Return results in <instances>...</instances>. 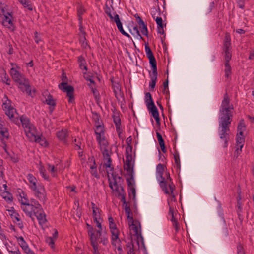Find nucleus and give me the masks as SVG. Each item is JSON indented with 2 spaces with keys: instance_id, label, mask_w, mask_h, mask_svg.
Listing matches in <instances>:
<instances>
[{
  "instance_id": "8",
  "label": "nucleus",
  "mask_w": 254,
  "mask_h": 254,
  "mask_svg": "<svg viewBox=\"0 0 254 254\" xmlns=\"http://www.w3.org/2000/svg\"><path fill=\"white\" fill-rule=\"evenodd\" d=\"M0 18L2 25L11 30H14L13 17L12 12L8 13V14L0 15Z\"/></svg>"
},
{
  "instance_id": "13",
  "label": "nucleus",
  "mask_w": 254,
  "mask_h": 254,
  "mask_svg": "<svg viewBox=\"0 0 254 254\" xmlns=\"http://www.w3.org/2000/svg\"><path fill=\"white\" fill-rule=\"evenodd\" d=\"M100 219H98L97 220H94L96 223V226L99 228L98 230H94L93 228H91L88 230V234L90 238H98L101 235V224L100 221Z\"/></svg>"
},
{
  "instance_id": "7",
  "label": "nucleus",
  "mask_w": 254,
  "mask_h": 254,
  "mask_svg": "<svg viewBox=\"0 0 254 254\" xmlns=\"http://www.w3.org/2000/svg\"><path fill=\"white\" fill-rule=\"evenodd\" d=\"M34 194L41 202L45 203L47 200L46 193L43 186L38 185L37 186L31 189Z\"/></svg>"
},
{
  "instance_id": "54",
  "label": "nucleus",
  "mask_w": 254,
  "mask_h": 254,
  "mask_svg": "<svg viewBox=\"0 0 254 254\" xmlns=\"http://www.w3.org/2000/svg\"><path fill=\"white\" fill-rule=\"evenodd\" d=\"M243 145L244 144H241L240 145V148H237L235 151V153H234V156L236 157H238V156H239V155L241 153V151H242V148H243Z\"/></svg>"
},
{
  "instance_id": "16",
  "label": "nucleus",
  "mask_w": 254,
  "mask_h": 254,
  "mask_svg": "<svg viewBox=\"0 0 254 254\" xmlns=\"http://www.w3.org/2000/svg\"><path fill=\"white\" fill-rule=\"evenodd\" d=\"M57 137L59 140L64 144L67 143V138L69 136L68 132L66 129H62L57 132Z\"/></svg>"
},
{
  "instance_id": "18",
  "label": "nucleus",
  "mask_w": 254,
  "mask_h": 254,
  "mask_svg": "<svg viewBox=\"0 0 254 254\" xmlns=\"http://www.w3.org/2000/svg\"><path fill=\"white\" fill-rule=\"evenodd\" d=\"M9 211V214L11 216L13 219L14 222L17 224L20 228H22L23 227L22 222L20 221L19 215L12 208Z\"/></svg>"
},
{
  "instance_id": "57",
  "label": "nucleus",
  "mask_w": 254,
  "mask_h": 254,
  "mask_svg": "<svg viewBox=\"0 0 254 254\" xmlns=\"http://www.w3.org/2000/svg\"><path fill=\"white\" fill-rule=\"evenodd\" d=\"M156 135L159 145L164 143V141L162 138L161 134L158 132H157Z\"/></svg>"
},
{
  "instance_id": "47",
  "label": "nucleus",
  "mask_w": 254,
  "mask_h": 254,
  "mask_svg": "<svg viewBox=\"0 0 254 254\" xmlns=\"http://www.w3.org/2000/svg\"><path fill=\"white\" fill-rule=\"evenodd\" d=\"M46 243L52 249L55 248V240L54 239H46Z\"/></svg>"
},
{
  "instance_id": "25",
  "label": "nucleus",
  "mask_w": 254,
  "mask_h": 254,
  "mask_svg": "<svg viewBox=\"0 0 254 254\" xmlns=\"http://www.w3.org/2000/svg\"><path fill=\"white\" fill-rule=\"evenodd\" d=\"M95 132L97 138H100L102 136H104V127L100 125H98L96 126V129L95 130Z\"/></svg>"
},
{
  "instance_id": "40",
  "label": "nucleus",
  "mask_w": 254,
  "mask_h": 254,
  "mask_svg": "<svg viewBox=\"0 0 254 254\" xmlns=\"http://www.w3.org/2000/svg\"><path fill=\"white\" fill-rule=\"evenodd\" d=\"M156 22L157 24V29H163L164 27L162 18L161 17H157Z\"/></svg>"
},
{
  "instance_id": "29",
  "label": "nucleus",
  "mask_w": 254,
  "mask_h": 254,
  "mask_svg": "<svg viewBox=\"0 0 254 254\" xmlns=\"http://www.w3.org/2000/svg\"><path fill=\"white\" fill-rule=\"evenodd\" d=\"M78 62L79 64L80 68L81 69L87 70L85 60L82 56H80L78 58Z\"/></svg>"
},
{
  "instance_id": "53",
  "label": "nucleus",
  "mask_w": 254,
  "mask_h": 254,
  "mask_svg": "<svg viewBox=\"0 0 254 254\" xmlns=\"http://www.w3.org/2000/svg\"><path fill=\"white\" fill-rule=\"evenodd\" d=\"M135 17L138 19L137 23L138 25L141 27L144 25H145L144 21L142 20V19L138 16L137 14H135Z\"/></svg>"
},
{
  "instance_id": "15",
  "label": "nucleus",
  "mask_w": 254,
  "mask_h": 254,
  "mask_svg": "<svg viewBox=\"0 0 254 254\" xmlns=\"http://www.w3.org/2000/svg\"><path fill=\"white\" fill-rule=\"evenodd\" d=\"M33 216L36 217L37 219L39 221L40 224H44L46 222V215L44 213V211L41 207V205L40 204V206L39 208L35 211L34 214Z\"/></svg>"
},
{
  "instance_id": "2",
  "label": "nucleus",
  "mask_w": 254,
  "mask_h": 254,
  "mask_svg": "<svg viewBox=\"0 0 254 254\" xmlns=\"http://www.w3.org/2000/svg\"><path fill=\"white\" fill-rule=\"evenodd\" d=\"M198 233L202 236L214 235L218 237H226L228 235L225 221L223 217H215L198 229Z\"/></svg>"
},
{
  "instance_id": "12",
  "label": "nucleus",
  "mask_w": 254,
  "mask_h": 254,
  "mask_svg": "<svg viewBox=\"0 0 254 254\" xmlns=\"http://www.w3.org/2000/svg\"><path fill=\"white\" fill-rule=\"evenodd\" d=\"M145 50L147 57L149 59V63L151 68H157V63L152 51L148 45V43L145 44Z\"/></svg>"
},
{
  "instance_id": "9",
  "label": "nucleus",
  "mask_w": 254,
  "mask_h": 254,
  "mask_svg": "<svg viewBox=\"0 0 254 254\" xmlns=\"http://www.w3.org/2000/svg\"><path fill=\"white\" fill-rule=\"evenodd\" d=\"M59 88L63 91L66 92L68 97V102L72 103L74 101V88L72 86L68 85L66 82H62L59 85Z\"/></svg>"
},
{
  "instance_id": "49",
  "label": "nucleus",
  "mask_w": 254,
  "mask_h": 254,
  "mask_svg": "<svg viewBox=\"0 0 254 254\" xmlns=\"http://www.w3.org/2000/svg\"><path fill=\"white\" fill-rule=\"evenodd\" d=\"M225 61L227 62H229L230 60L231 59V54L228 50H225Z\"/></svg>"
},
{
  "instance_id": "11",
  "label": "nucleus",
  "mask_w": 254,
  "mask_h": 254,
  "mask_svg": "<svg viewBox=\"0 0 254 254\" xmlns=\"http://www.w3.org/2000/svg\"><path fill=\"white\" fill-rule=\"evenodd\" d=\"M18 84V87L22 91H25L29 95L31 94V88L28 79L24 75L14 81Z\"/></svg>"
},
{
  "instance_id": "26",
  "label": "nucleus",
  "mask_w": 254,
  "mask_h": 254,
  "mask_svg": "<svg viewBox=\"0 0 254 254\" xmlns=\"http://www.w3.org/2000/svg\"><path fill=\"white\" fill-rule=\"evenodd\" d=\"M10 244L8 242H5V245L7 248V250L12 254H21L19 251L17 250V248L14 245L13 246L11 247Z\"/></svg>"
},
{
  "instance_id": "62",
  "label": "nucleus",
  "mask_w": 254,
  "mask_h": 254,
  "mask_svg": "<svg viewBox=\"0 0 254 254\" xmlns=\"http://www.w3.org/2000/svg\"><path fill=\"white\" fill-rule=\"evenodd\" d=\"M229 100L228 98V97L225 96L224 100H223V102H222V104L224 106H228L229 105Z\"/></svg>"
},
{
  "instance_id": "14",
  "label": "nucleus",
  "mask_w": 254,
  "mask_h": 254,
  "mask_svg": "<svg viewBox=\"0 0 254 254\" xmlns=\"http://www.w3.org/2000/svg\"><path fill=\"white\" fill-rule=\"evenodd\" d=\"M28 138L31 141H34L39 143L41 146L44 147H46L48 145V143L45 140V138L37 135L36 133H33L32 135H30V136Z\"/></svg>"
},
{
  "instance_id": "20",
  "label": "nucleus",
  "mask_w": 254,
  "mask_h": 254,
  "mask_svg": "<svg viewBox=\"0 0 254 254\" xmlns=\"http://www.w3.org/2000/svg\"><path fill=\"white\" fill-rule=\"evenodd\" d=\"M79 30L80 33L79 35L80 43L81 44V45L83 47L86 48L87 46V43L85 37V32L83 30L82 26L81 25L80 26Z\"/></svg>"
},
{
  "instance_id": "22",
  "label": "nucleus",
  "mask_w": 254,
  "mask_h": 254,
  "mask_svg": "<svg viewBox=\"0 0 254 254\" xmlns=\"http://www.w3.org/2000/svg\"><path fill=\"white\" fill-rule=\"evenodd\" d=\"M114 18H115V22L116 23L118 30L121 32V33L122 34L127 36V32L125 31L123 29L122 24L120 20L119 15L118 14H115Z\"/></svg>"
},
{
  "instance_id": "4",
  "label": "nucleus",
  "mask_w": 254,
  "mask_h": 254,
  "mask_svg": "<svg viewBox=\"0 0 254 254\" xmlns=\"http://www.w3.org/2000/svg\"><path fill=\"white\" fill-rule=\"evenodd\" d=\"M132 155L128 154V187L130 188L131 193L129 194L130 197L132 196V199H135L136 190L133 186L135 184V181L133 178V168L131 166Z\"/></svg>"
},
{
  "instance_id": "44",
  "label": "nucleus",
  "mask_w": 254,
  "mask_h": 254,
  "mask_svg": "<svg viewBox=\"0 0 254 254\" xmlns=\"http://www.w3.org/2000/svg\"><path fill=\"white\" fill-rule=\"evenodd\" d=\"M154 235L157 238L164 237L163 233L161 229H159L154 231Z\"/></svg>"
},
{
  "instance_id": "28",
  "label": "nucleus",
  "mask_w": 254,
  "mask_h": 254,
  "mask_svg": "<svg viewBox=\"0 0 254 254\" xmlns=\"http://www.w3.org/2000/svg\"><path fill=\"white\" fill-rule=\"evenodd\" d=\"M10 74L14 81H15L16 80L21 77L22 75H23L14 68L11 69Z\"/></svg>"
},
{
  "instance_id": "21",
  "label": "nucleus",
  "mask_w": 254,
  "mask_h": 254,
  "mask_svg": "<svg viewBox=\"0 0 254 254\" xmlns=\"http://www.w3.org/2000/svg\"><path fill=\"white\" fill-rule=\"evenodd\" d=\"M18 243L25 253L28 254L32 253V251L30 249L24 239H18Z\"/></svg>"
},
{
  "instance_id": "17",
  "label": "nucleus",
  "mask_w": 254,
  "mask_h": 254,
  "mask_svg": "<svg viewBox=\"0 0 254 254\" xmlns=\"http://www.w3.org/2000/svg\"><path fill=\"white\" fill-rule=\"evenodd\" d=\"M145 103L149 111L157 108L154 104L151 94L149 92L145 94Z\"/></svg>"
},
{
  "instance_id": "63",
  "label": "nucleus",
  "mask_w": 254,
  "mask_h": 254,
  "mask_svg": "<svg viewBox=\"0 0 254 254\" xmlns=\"http://www.w3.org/2000/svg\"><path fill=\"white\" fill-rule=\"evenodd\" d=\"M232 116V115L231 113L225 114V115H224V116H223V117L222 118V119L226 120L227 121H229Z\"/></svg>"
},
{
  "instance_id": "27",
  "label": "nucleus",
  "mask_w": 254,
  "mask_h": 254,
  "mask_svg": "<svg viewBox=\"0 0 254 254\" xmlns=\"http://www.w3.org/2000/svg\"><path fill=\"white\" fill-rule=\"evenodd\" d=\"M0 15L8 14L10 11L8 10L7 5L2 1H0Z\"/></svg>"
},
{
  "instance_id": "19",
  "label": "nucleus",
  "mask_w": 254,
  "mask_h": 254,
  "mask_svg": "<svg viewBox=\"0 0 254 254\" xmlns=\"http://www.w3.org/2000/svg\"><path fill=\"white\" fill-rule=\"evenodd\" d=\"M152 70V74L150 75L151 82L149 84V86L151 89H154L157 79V68H153Z\"/></svg>"
},
{
  "instance_id": "60",
  "label": "nucleus",
  "mask_w": 254,
  "mask_h": 254,
  "mask_svg": "<svg viewBox=\"0 0 254 254\" xmlns=\"http://www.w3.org/2000/svg\"><path fill=\"white\" fill-rule=\"evenodd\" d=\"M84 12V9L83 7H80L78 9V15L79 18V20H81V15Z\"/></svg>"
},
{
  "instance_id": "52",
  "label": "nucleus",
  "mask_w": 254,
  "mask_h": 254,
  "mask_svg": "<svg viewBox=\"0 0 254 254\" xmlns=\"http://www.w3.org/2000/svg\"><path fill=\"white\" fill-rule=\"evenodd\" d=\"M40 173L42 176V177L45 179V180H48L49 179V176L47 175L45 173V169L41 167L40 169Z\"/></svg>"
},
{
  "instance_id": "37",
  "label": "nucleus",
  "mask_w": 254,
  "mask_h": 254,
  "mask_svg": "<svg viewBox=\"0 0 254 254\" xmlns=\"http://www.w3.org/2000/svg\"><path fill=\"white\" fill-rule=\"evenodd\" d=\"M20 2L24 7H26L30 10H32V7L28 0H20Z\"/></svg>"
},
{
  "instance_id": "35",
  "label": "nucleus",
  "mask_w": 254,
  "mask_h": 254,
  "mask_svg": "<svg viewBox=\"0 0 254 254\" xmlns=\"http://www.w3.org/2000/svg\"><path fill=\"white\" fill-rule=\"evenodd\" d=\"M46 103L50 106L54 107L56 105V103L52 96L51 95H49L46 99Z\"/></svg>"
},
{
  "instance_id": "5",
  "label": "nucleus",
  "mask_w": 254,
  "mask_h": 254,
  "mask_svg": "<svg viewBox=\"0 0 254 254\" xmlns=\"http://www.w3.org/2000/svg\"><path fill=\"white\" fill-rule=\"evenodd\" d=\"M39 206L40 204L37 201L32 199L31 200V203H29V202H27V201H26L25 202H22L21 208L27 216L33 219V216L34 212L37 208H39Z\"/></svg>"
},
{
  "instance_id": "31",
  "label": "nucleus",
  "mask_w": 254,
  "mask_h": 254,
  "mask_svg": "<svg viewBox=\"0 0 254 254\" xmlns=\"http://www.w3.org/2000/svg\"><path fill=\"white\" fill-rule=\"evenodd\" d=\"M151 113L152 116L155 120L157 124H160V118L159 115V112L157 108H155L149 111Z\"/></svg>"
},
{
  "instance_id": "39",
  "label": "nucleus",
  "mask_w": 254,
  "mask_h": 254,
  "mask_svg": "<svg viewBox=\"0 0 254 254\" xmlns=\"http://www.w3.org/2000/svg\"><path fill=\"white\" fill-rule=\"evenodd\" d=\"M168 84H169V81H168V76H167V78L166 80L163 82V93L164 94H169V92L168 91Z\"/></svg>"
},
{
  "instance_id": "43",
  "label": "nucleus",
  "mask_w": 254,
  "mask_h": 254,
  "mask_svg": "<svg viewBox=\"0 0 254 254\" xmlns=\"http://www.w3.org/2000/svg\"><path fill=\"white\" fill-rule=\"evenodd\" d=\"M124 147L125 149V157L126 158L125 159H124V169H127V146H126L125 145H124Z\"/></svg>"
},
{
  "instance_id": "46",
  "label": "nucleus",
  "mask_w": 254,
  "mask_h": 254,
  "mask_svg": "<svg viewBox=\"0 0 254 254\" xmlns=\"http://www.w3.org/2000/svg\"><path fill=\"white\" fill-rule=\"evenodd\" d=\"M245 142V138L243 137H240L238 136V134H237L236 135V143L237 145H238L239 144H243V143Z\"/></svg>"
},
{
  "instance_id": "23",
  "label": "nucleus",
  "mask_w": 254,
  "mask_h": 254,
  "mask_svg": "<svg viewBox=\"0 0 254 254\" xmlns=\"http://www.w3.org/2000/svg\"><path fill=\"white\" fill-rule=\"evenodd\" d=\"M27 179L30 183L29 187L31 189L38 185L37 184V180L36 178L33 175L31 174H28L27 176Z\"/></svg>"
},
{
  "instance_id": "56",
  "label": "nucleus",
  "mask_w": 254,
  "mask_h": 254,
  "mask_svg": "<svg viewBox=\"0 0 254 254\" xmlns=\"http://www.w3.org/2000/svg\"><path fill=\"white\" fill-rule=\"evenodd\" d=\"M112 10H113V9H111L110 7H109L106 4L104 8V11L106 14L107 15H110V14H111Z\"/></svg>"
},
{
  "instance_id": "32",
  "label": "nucleus",
  "mask_w": 254,
  "mask_h": 254,
  "mask_svg": "<svg viewBox=\"0 0 254 254\" xmlns=\"http://www.w3.org/2000/svg\"><path fill=\"white\" fill-rule=\"evenodd\" d=\"M91 244L93 248V254H100L98 247L97 239H91Z\"/></svg>"
},
{
  "instance_id": "10",
  "label": "nucleus",
  "mask_w": 254,
  "mask_h": 254,
  "mask_svg": "<svg viewBox=\"0 0 254 254\" xmlns=\"http://www.w3.org/2000/svg\"><path fill=\"white\" fill-rule=\"evenodd\" d=\"M2 107L5 111L6 115L8 116V117L11 119L14 123L16 124H19V120L15 114V109L13 107H11L10 106H8L6 103H3Z\"/></svg>"
},
{
  "instance_id": "50",
  "label": "nucleus",
  "mask_w": 254,
  "mask_h": 254,
  "mask_svg": "<svg viewBox=\"0 0 254 254\" xmlns=\"http://www.w3.org/2000/svg\"><path fill=\"white\" fill-rule=\"evenodd\" d=\"M237 254H245L244 248L240 244H239L237 246Z\"/></svg>"
},
{
  "instance_id": "61",
  "label": "nucleus",
  "mask_w": 254,
  "mask_h": 254,
  "mask_svg": "<svg viewBox=\"0 0 254 254\" xmlns=\"http://www.w3.org/2000/svg\"><path fill=\"white\" fill-rule=\"evenodd\" d=\"M73 142L74 143L75 145L77 147V149H80L81 142L79 140H77V139L75 138L73 140Z\"/></svg>"
},
{
  "instance_id": "48",
  "label": "nucleus",
  "mask_w": 254,
  "mask_h": 254,
  "mask_svg": "<svg viewBox=\"0 0 254 254\" xmlns=\"http://www.w3.org/2000/svg\"><path fill=\"white\" fill-rule=\"evenodd\" d=\"M114 238H119V231L117 228L113 229L110 230Z\"/></svg>"
},
{
  "instance_id": "3",
  "label": "nucleus",
  "mask_w": 254,
  "mask_h": 254,
  "mask_svg": "<svg viewBox=\"0 0 254 254\" xmlns=\"http://www.w3.org/2000/svg\"><path fill=\"white\" fill-rule=\"evenodd\" d=\"M130 208L128 206V221L130 229V238L132 236H136V238H143L141 233V226L139 221L134 220L132 217L130 216Z\"/></svg>"
},
{
  "instance_id": "58",
  "label": "nucleus",
  "mask_w": 254,
  "mask_h": 254,
  "mask_svg": "<svg viewBox=\"0 0 254 254\" xmlns=\"http://www.w3.org/2000/svg\"><path fill=\"white\" fill-rule=\"evenodd\" d=\"M141 31V32L143 35H144L147 36L148 30H147V25L146 24L142 26V29Z\"/></svg>"
},
{
  "instance_id": "51",
  "label": "nucleus",
  "mask_w": 254,
  "mask_h": 254,
  "mask_svg": "<svg viewBox=\"0 0 254 254\" xmlns=\"http://www.w3.org/2000/svg\"><path fill=\"white\" fill-rule=\"evenodd\" d=\"M229 128H222V129L221 130V134H220V138L223 139L225 138V135H227V131H229Z\"/></svg>"
},
{
  "instance_id": "30",
  "label": "nucleus",
  "mask_w": 254,
  "mask_h": 254,
  "mask_svg": "<svg viewBox=\"0 0 254 254\" xmlns=\"http://www.w3.org/2000/svg\"><path fill=\"white\" fill-rule=\"evenodd\" d=\"M1 196L8 203L11 202L13 200L12 194L7 191L2 192Z\"/></svg>"
},
{
  "instance_id": "42",
  "label": "nucleus",
  "mask_w": 254,
  "mask_h": 254,
  "mask_svg": "<svg viewBox=\"0 0 254 254\" xmlns=\"http://www.w3.org/2000/svg\"><path fill=\"white\" fill-rule=\"evenodd\" d=\"M230 124L231 122L230 121H227L226 120L222 119V122L221 124L222 128H229V125Z\"/></svg>"
},
{
  "instance_id": "45",
  "label": "nucleus",
  "mask_w": 254,
  "mask_h": 254,
  "mask_svg": "<svg viewBox=\"0 0 254 254\" xmlns=\"http://www.w3.org/2000/svg\"><path fill=\"white\" fill-rule=\"evenodd\" d=\"M174 158L175 160V162L177 165V167L180 168L181 165L179 154L178 153L175 154L174 155Z\"/></svg>"
},
{
  "instance_id": "34",
  "label": "nucleus",
  "mask_w": 254,
  "mask_h": 254,
  "mask_svg": "<svg viewBox=\"0 0 254 254\" xmlns=\"http://www.w3.org/2000/svg\"><path fill=\"white\" fill-rule=\"evenodd\" d=\"M162 181L160 182V186L166 194H169V191L167 188L166 182L164 177H162Z\"/></svg>"
},
{
  "instance_id": "6",
  "label": "nucleus",
  "mask_w": 254,
  "mask_h": 254,
  "mask_svg": "<svg viewBox=\"0 0 254 254\" xmlns=\"http://www.w3.org/2000/svg\"><path fill=\"white\" fill-rule=\"evenodd\" d=\"M20 121L28 138L30 136V135L37 133L36 128L31 124L29 119L27 117L22 116L20 117Z\"/></svg>"
},
{
  "instance_id": "33",
  "label": "nucleus",
  "mask_w": 254,
  "mask_h": 254,
  "mask_svg": "<svg viewBox=\"0 0 254 254\" xmlns=\"http://www.w3.org/2000/svg\"><path fill=\"white\" fill-rule=\"evenodd\" d=\"M48 170L51 173V175L55 177L56 176V173L57 172V168L55 167L54 165L50 164H48Z\"/></svg>"
},
{
  "instance_id": "59",
  "label": "nucleus",
  "mask_w": 254,
  "mask_h": 254,
  "mask_svg": "<svg viewBox=\"0 0 254 254\" xmlns=\"http://www.w3.org/2000/svg\"><path fill=\"white\" fill-rule=\"evenodd\" d=\"M169 212L171 213V214H172L171 221L173 222H175V224H174V225H175V226L177 227V225L178 224V223L177 222V220L175 219V218L174 217V214H173V210H171V209L170 208Z\"/></svg>"
},
{
  "instance_id": "64",
  "label": "nucleus",
  "mask_w": 254,
  "mask_h": 254,
  "mask_svg": "<svg viewBox=\"0 0 254 254\" xmlns=\"http://www.w3.org/2000/svg\"><path fill=\"white\" fill-rule=\"evenodd\" d=\"M91 173L93 176H94L96 178H99L100 176L98 175L97 171L96 169L91 170Z\"/></svg>"
},
{
  "instance_id": "36",
  "label": "nucleus",
  "mask_w": 254,
  "mask_h": 254,
  "mask_svg": "<svg viewBox=\"0 0 254 254\" xmlns=\"http://www.w3.org/2000/svg\"><path fill=\"white\" fill-rule=\"evenodd\" d=\"M157 172L160 175V177H163V174L164 170V165L162 164H159L157 165L156 167Z\"/></svg>"
},
{
  "instance_id": "24",
  "label": "nucleus",
  "mask_w": 254,
  "mask_h": 254,
  "mask_svg": "<svg viewBox=\"0 0 254 254\" xmlns=\"http://www.w3.org/2000/svg\"><path fill=\"white\" fill-rule=\"evenodd\" d=\"M93 210V215L94 220H97L98 219H101L99 209L97 208L94 203H91Z\"/></svg>"
},
{
  "instance_id": "38",
  "label": "nucleus",
  "mask_w": 254,
  "mask_h": 254,
  "mask_svg": "<svg viewBox=\"0 0 254 254\" xmlns=\"http://www.w3.org/2000/svg\"><path fill=\"white\" fill-rule=\"evenodd\" d=\"M2 81L3 83H5L7 85H9L10 84V79L8 77L7 74L4 71L3 76L1 77Z\"/></svg>"
},
{
  "instance_id": "41",
  "label": "nucleus",
  "mask_w": 254,
  "mask_h": 254,
  "mask_svg": "<svg viewBox=\"0 0 254 254\" xmlns=\"http://www.w3.org/2000/svg\"><path fill=\"white\" fill-rule=\"evenodd\" d=\"M246 129V125L244 122V120L243 119H241L237 127V131H239V130H245Z\"/></svg>"
},
{
  "instance_id": "1",
  "label": "nucleus",
  "mask_w": 254,
  "mask_h": 254,
  "mask_svg": "<svg viewBox=\"0 0 254 254\" xmlns=\"http://www.w3.org/2000/svg\"><path fill=\"white\" fill-rule=\"evenodd\" d=\"M97 140L100 146V149L103 156V166L106 169L109 186L113 190L118 192V196L123 203V207L126 215L127 214V203L126 200V193L122 186L123 179L121 177L114 172L112 165V159L110 157L111 152L108 146V142L104 136L97 138Z\"/></svg>"
},
{
  "instance_id": "55",
  "label": "nucleus",
  "mask_w": 254,
  "mask_h": 254,
  "mask_svg": "<svg viewBox=\"0 0 254 254\" xmlns=\"http://www.w3.org/2000/svg\"><path fill=\"white\" fill-rule=\"evenodd\" d=\"M34 39L37 44H39L41 41L40 34L37 32H35L34 33Z\"/></svg>"
}]
</instances>
